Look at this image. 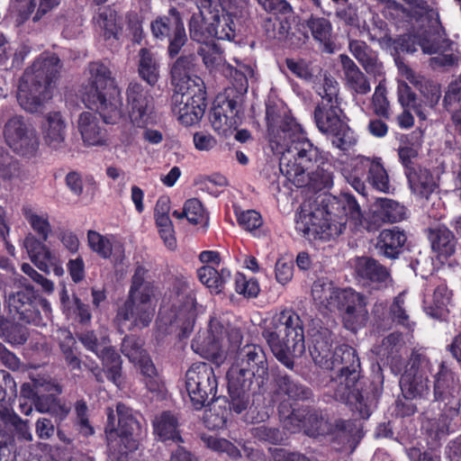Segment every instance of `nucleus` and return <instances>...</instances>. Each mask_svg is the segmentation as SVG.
<instances>
[{"label": "nucleus", "mask_w": 461, "mask_h": 461, "mask_svg": "<svg viewBox=\"0 0 461 461\" xmlns=\"http://www.w3.org/2000/svg\"><path fill=\"white\" fill-rule=\"evenodd\" d=\"M266 120L270 145L282 154L280 171L296 187L304 186L305 172L327 159L326 154L304 136L300 124L285 105L267 104Z\"/></svg>", "instance_id": "obj_1"}, {"label": "nucleus", "mask_w": 461, "mask_h": 461, "mask_svg": "<svg viewBox=\"0 0 461 461\" xmlns=\"http://www.w3.org/2000/svg\"><path fill=\"white\" fill-rule=\"evenodd\" d=\"M361 218L360 205L353 194H325L315 202L311 211L302 208L295 219V230L311 242L328 241L343 232L348 220L357 223Z\"/></svg>", "instance_id": "obj_2"}, {"label": "nucleus", "mask_w": 461, "mask_h": 461, "mask_svg": "<svg viewBox=\"0 0 461 461\" xmlns=\"http://www.w3.org/2000/svg\"><path fill=\"white\" fill-rule=\"evenodd\" d=\"M226 379L229 409L240 414L248 409L251 395H264L268 391L269 366L264 348L257 344L240 348Z\"/></svg>", "instance_id": "obj_3"}, {"label": "nucleus", "mask_w": 461, "mask_h": 461, "mask_svg": "<svg viewBox=\"0 0 461 461\" xmlns=\"http://www.w3.org/2000/svg\"><path fill=\"white\" fill-rule=\"evenodd\" d=\"M322 368L337 370L330 384L334 399L348 405L361 419H368L371 401L361 376V364L357 350L348 344L336 347L328 366Z\"/></svg>", "instance_id": "obj_4"}, {"label": "nucleus", "mask_w": 461, "mask_h": 461, "mask_svg": "<svg viewBox=\"0 0 461 461\" xmlns=\"http://www.w3.org/2000/svg\"><path fill=\"white\" fill-rule=\"evenodd\" d=\"M198 9L188 23L193 41L207 44L215 39H235L243 16V8L236 0H199Z\"/></svg>", "instance_id": "obj_5"}, {"label": "nucleus", "mask_w": 461, "mask_h": 461, "mask_svg": "<svg viewBox=\"0 0 461 461\" xmlns=\"http://www.w3.org/2000/svg\"><path fill=\"white\" fill-rule=\"evenodd\" d=\"M262 337L277 361L288 369L294 368V358L305 352L304 323L292 308L276 312L263 329Z\"/></svg>", "instance_id": "obj_6"}, {"label": "nucleus", "mask_w": 461, "mask_h": 461, "mask_svg": "<svg viewBox=\"0 0 461 461\" xmlns=\"http://www.w3.org/2000/svg\"><path fill=\"white\" fill-rule=\"evenodd\" d=\"M318 94L321 100L317 104L313 113L318 130L330 140L335 148L348 151L357 144V137L349 127L348 119L340 108L338 83L325 77Z\"/></svg>", "instance_id": "obj_7"}, {"label": "nucleus", "mask_w": 461, "mask_h": 461, "mask_svg": "<svg viewBox=\"0 0 461 461\" xmlns=\"http://www.w3.org/2000/svg\"><path fill=\"white\" fill-rule=\"evenodd\" d=\"M89 73L90 77L82 90L85 105L96 111L106 124H117L126 120L120 90L110 68L102 62H92Z\"/></svg>", "instance_id": "obj_8"}, {"label": "nucleus", "mask_w": 461, "mask_h": 461, "mask_svg": "<svg viewBox=\"0 0 461 461\" xmlns=\"http://www.w3.org/2000/svg\"><path fill=\"white\" fill-rule=\"evenodd\" d=\"M222 74L231 86L216 96L210 122L218 134L227 137L241 123L243 95L248 91L249 82L243 71L230 64L223 66Z\"/></svg>", "instance_id": "obj_9"}, {"label": "nucleus", "mask_w": 461, "mask_h": 461, "mask_svg": "<svg viewBox=\"0 0 461 461\" xmlns=\"http://www.w3.org/2000/svg\"><path fill=\"white\" fill-rule=\"evenodd\" d=\"M61 60L52 53L41 55L27 68L23 77L26 85H21L17 101L27 112H39L44 103L52 98L54 84L59 76Z\"/></svg>", "instance_id": "obj_10"}, {"label": "nucleus", "mask_w": 461, "mask_h": 461, "mask_svg": "<svg viewBox=\"0 0 461 461\" xmlns=\"http://www.w3.org/2000/svg\"><path fill=\"white\" fill-rule=\"evenodd\" d=\"M117 418L113 409H107L104 434L108 457L111 461H128L140 444L141 424L140 415L124 403L116 405Z\"/></svg>", "instance_id": "obj_11"}, {"label": "nucleus", "mask_w": 461, "mask_h": 461, "mask_svg": "<svg viewBox=\"0 0 461 461\" xmlns=\"http://www.w3.org/2000/svg\"><path fill=\"white\" fill-rule=\"evenodd\" d=\"M147 273L143 266L136 267L128 296L116 312L114 322L122 331L124 329L141 330L152 321L155 309L151 305V298L155 287L152 282L145 280Z\"/></svg>", "instance_id": "obj_12"}, {"label": "nucleus", "mask_w": 461, "mask_h": 461, "mask_svg": "<svg viewBox=\"0 0 461 461\" xmlns=\"http://www.w3.org/2000/svg\"><path fill=\"white\" fill-rule=\"evenodd\" d=\"M185 384L194 410L200 411L216 401L218 378L211 364L194 363L185 373Z\"/></svg>", "instance_id": "obj_13"}, {"label": "nucleus", "mask_w": 461, "mask_h": 461, "mask_svg": "<svg viewBox=\"0 0 461 461\" xmlns=\"http://www.w3.org/2000/svg\"><path fill=\"white\" fill-rule=\"evenodd\" d=\"M5 306L12 318L38 327L45 325L41 312L50 311L49 302L30 286L10 293L5 296Z\"/></svg>", "instance_id": "obj_14"}, {"label": "nucleus", "mask_w": 461, "mask_h": 461, "mask_svg": "<svg viewBox=\"0 0 461 461\" xmlns=\"http://www.w3.org/2000/svg\"><path fill=\"white\" fill-rule=\"evenodd\" d=\"M347 180L363 196L366 195V183L384 194L390 193L391 189L389 176L380 157L359 156L354 161Z\"/></svg>", "instance_id": "obj_15"}, {"label": "nucleus", "mask_w": 461, "mask_h": 461, "mask_svg": "<svg viewBox=\"0 0 461 461\" xmlns=\"http://www.w3.org/2000/svg\"><path fill=\"white\" fill-rule=\"evenodd\" d=\"M277 411L285 427L291 432L303 429L307 435L318 437L326 434L330 424L324 420L321 410L309 405L296 407L288 401H280Z\"/></svg>", "instance_id": "obj_16"}, {"label": "nucleus", "mask_w": 461, "mask_h": 461, "mask_svg": "<svg viewBox=\"0 0 461 461\" xmlns=\"http://www.w3.org/2000/svg\"><path fill=\"white\" fill-rule=\"evenodd\" d=\"M200 85H192L183 91H176L173 95V113L185 126L198 123L203 118L207 107V93L203 79H196Z\"/></svg>", "instance_id": "obj_17"}, {"label": "nucleus", "mask_w": 461, "mask_h": 461, "mask_svg": "<svg viewBox=\"0 0 461 461\" xmlns=\"http://www.w3.org/2000/svg\"><path fill=\"white\" fill-rule=\"evenodd\" d=\"M153 37L159 41H167V55L175 59L187 41V35L180 12L174 6L167 14L159 15L150 23Z\"/></svg>", "instance_id": "obj_18"}, {"label": "nucleus", "mask_w": 461, "mask_h": 461, "mask_svg": "<svg viewBox=\"0 0 461 461\" xmlns=\"http://www.w3.org/2000/svg\"><path fill=\"white\" fill-rule=\"evenodd\" d=\"M127 117L132 126L146 128L156 123L154 98L140 83L130 82L126 91Z\"/></svg>", "instance_id": "obj_19"}, {"label": "nucleus", "mask_w": 461, "mask_h": 461, "mask_svg": "<svg viewBox=\"0 0 461 461\" xmlns=\"http://www.w3.org/2000/svg\"><path fill=\"white\" fill-rule=\"evenodd\" d=\"M332 308L341 314L344 327L357 332L368 320L366 297L352 288L339 289Z\"/></svg>", "instance_id": "obj_20"}, {"label": "nucleus", "mask_w": 461, "mask_h": 461, "mask_svg": "<svg viewBox=\"0 0 461 461\" xmlns=\"http://www.w3.org/2000/svg\"><path fill=\"white\" fill-rule=\"evenodd\" d=\"M461 384L457 373L447 361H441L438 370L434 375V399L446 402L450 406L452 415H458L461 407L460 402Z\"/></svg>", "instance_id": "obj_21"}, {"label": "nucleus", "mask_w": 461, "mask_h": 461, "mask_svg": "<svg viewBox=\"0 0 461 461\" xmlns=\"http://www.w3.org/2000/svg\"><path fill=\"white\" fill-rule=\"evenodd\" d=\"M4 135L7 144L16 153L23 157H32L39 148L36 131L23 116L15 115L5 123Z\"/></svg>", "instance_id": "obj_22"}, {"label": "nucleus", "mask_w": 461, "mask_h": 461, "mask_svg": "<svg viewBox=\"0 0 461 461\" xmlns=\"http://www.w3.org/2000/svg\"><path fill=\"white\" fill-rule=\"evenodd\" d=\"M309 352L314 363L327 366L333 352L334 333L321 319H312L308 329Z\"/></svg>", "instance_id": "obj_23"}, {"label": "nucleus", "mask_w": 461, "mask_h": 461, "mask_svg": "<svg viewBox=\"0 0 461 461\" xmlns=\"http://www.w3.org/2000/svg\"><path fill=\"white\" fill-rule=\"evenodd\" d=\"M272 393L276 398H283L282 401H288L296 407H301L299 402L313 401L314 396L310 387L284 371L273 374Z\"/></svg>", "instance_id": "obj_24"}, {"label": "nucleus", "mask_w": 461, "mask_h": 461, "mask_svg": "<svg viewBox=\"0 0 461 461\" xmlns=\"http://www.w3.org/2000/svg\"><path fill=\"white\" fill-rule=\"evenodd\" d=\"M356 276L362 286L370 290L385 288L391 280L390 270L370 257H363L357 260Z\"/></svg>", "instance_id": "obj_25"}, {"label": "nucleus", "mask_w": 461, "mask_h": 461, "mask_svg": "<svg viewBox=\"0 0 461 461\" xmlns=\"http://www.w3.org/2000/svg\"><path fill=\"white\" fill-rule=\"evenodd\" d=\"M224 326L218 321H211L206 335L196 336L191 343L192 349L206 359L217 360L221 357Z\"/></svg>", "instance_id": "obj_26"}, {"label": "nucleus", "mask_w": 461, "mask_h": 461, "mask_svg": "<svg viewBox=\"0 0 461 461\" xmlns=\"http://www.w3.org/2000/svg\"><path fill=\"white\" fill-rule=\"evenodd\" d=\"M407 233L399 226L383 229L377 238L375 249L380 257L397 259L406 250Z\"/></svg>", "instance_id": "obj_27"}, {"label": "nucleus", "mask_w": 461, "mask_h": 461, "mask_svg": "<svg viewBox=\"0 0 461 461\" xmlns=\"http://www.w3.org/2000/svg\"><path fill=\"white\" fill-rule=\"evenodd\" d=\"M325 435H328L330 442L337 445L336 448L340 450L346 446L354 448L363 437V432L357 420L338 419L329 424Z\"/></svg>", "instance_id": "obj_28"}, {"label": "nucleus", "mask_w": 461, "mask_h": 461, "mask_svg": "<svg viewBox=\"0 0 461 461\" xmlns=\"http://www.w3.org/2000/svg\"><path fill=\"white\" fill-rule=\"evenodd\" d=\"M417 360L420 365L429 362L426 357L419 356L418 358L413 361L411 369L401 376L400 386L404 398H422L427 396L429 393V379L424 377L418 371L413 372L412 370Z\"/></svg>", "instance_id": "obj_29"}, {"label": "nucleus", "mask_w": 461, "mask_h": 461, "mask_svg": "<svg viewBox=\"0 0 461 461\" xmlns=\"http://www.w3.org/2000/svg\"><path fill=\"white\" fill-rule=\"evenodd\" d=\"M153 431L158 440L166 446L185 443L181 435L177 417L170 411H164L153 421Z\"/></svg>", "instance_id": "obj_30"}, {"label": "nucleus", "mask_w": 461, "mask_h": 461, "mask_svg": "<svg viewBox=\"0 0 461 461\" xmlns=\"http://www.w3.org/2000/svg\"><path fill=\"white\" fill-rule=\"evenodd\" d=\"M195 57L193 54L185 55L182 54L173 63L170 75L172 84L176 87V91H183L187 87H192V85H200L196 79H202L200 77L194 76L191 74L194 72Z\"/></svg>", "instance_id": "obj_31"}, {"label": "nucleus", "mask_w": 461, "mask_h": 461, "mask_svg": "<svg viewBox=\"0 0 461 461\" xmlns=\"http://www.w3.org/2000/svg\"><path fill=\"white\" fill-rule=\"evenodd\" d=\"M404 175L411 192L420 198L428 199L438 187L432 172L424 167L419 166Z\"/></svg>", "instance_id": "obj_32"}, {"label": "nucleus", "mask_w": 461, "mask_h": 461, "mask_svg": "<svg viewBox=\"0 0 461 461\" xmlns=\"http://www.w3.org/2000/svg\"><path fill=\"white\" fill-rule=\"evenodd\" d=\"M78 130L84 143L87 146H102L106 142V131L100 126L96 116L83 112L78 119Z\"/></svg>", "instance_id": "obj_33"}, {"label": "nucleus", "mask_w": 461, "mask_h": 461, "mask_svg": "<svg viewBox=\"0 0 461 461\" xmlns=\"http://www.w3.org/2000/svg\"><path fill=\"white\" fill-rule=\"evenodd\" d=\"M429 239L437 258L444 264L456 251V239L447 227L430 230Z\"/></svg>", "instance_id": "obj_34"}, {"label": "nucleus", "mask_w": 461, "mask_h": 461, "mask_svg": "<svg viewBox=\"0 0 461 461\" xmlns=\"http://www.w3.org/2000/svg\"><path fill=\"white\" fill-rule=\"evenodd\" d=\"M315 170L305 172V185L309 191L318 193L330 190L333 186L334 172L333 166L328 158L321 163L315 165Z\"/></svg>", "instance_id": "obj_35"}, {"label": "nucleus", "mask_w": 461, "mask_h": 461, "mask_svg": "<svg viewBox=\"0 0 461 461\" xmlns=\"http://www.w3.org/2000/svg\"><path fill=\"white\" fill-rule=\"evenodd\" d=\"M24 247L32 262L42 272L49 273L54 264V258L45 241L29 234L24 239Z\"/></svg>", "instance_id": "obj_36"}, {"label": "nucleus", "mask_w": 461, "mask_h": 461, "mask_svg": "<svg viewBox=\"0 0 461 461\" xmlns=\"http://www.w3.org/2000/svg\"><path fill=\"white\" fill-rule=\"evenodd\" d=\"M452 292L445 282L438 284L433 293L431 301H424V311L430 317L445 320L449 312L447 305L450 303Z\"/></svg>", "instance_id": "obj_37"}, {"label": "nucleus", "mask_w": 461, "mask_h": 461, "mask_svg": "<svg viewBox=\"0 0 461 461\" xmlns=\"http://www.w3.org/2000/svg\"><path fill=\"white\" fill-rule=\"evenodd\" d=\"M196 298L193 291H189L182 303L176 314V320L180 329L179 338L186 339L193 332L197 317Z\"/></svg>", "instance_id": "obj_38"}, {"label": "nucleus", "mask_w": 461, "mask_h": 461, "mask_svg": "<svg viewBox=\"0 0 461 461\" xmlns=\"http://www.w3.org/2000/svg\"><path fill=\"white\" fill-rule=\"evenodd\" d=\"M197 276L212 294H219L230 281L231 274L228 268L222 267L218 270L214 267L205 265L198 268Z\"/></svg>", "instance_id": "obj_39"}, {"label": "nucleus", "mask_w": 461, "mask_h": 461, "mask_svg": "<svg viewBox=\"0 0 461 461\" xmlns=\"http://www.w3.org/2000/svg\"><path fill=\"white\" fill-rule=\"evenodd\" d=\"M98 357L102 361L103 372L106 378L120 386L123 382L122 360L120 354L112 347H104Z\"/></svg>", "instance_id": "obj_40"}, {"label": "nucleus", "mask_w": 461, "mask_h": 461, "mask_svg": "<svg viewBox=\"0 0 461 461\" xmlns=\"http://www.w3.org/2000/svg\"><path fill=\"white\" fill-rule=\"evenodd\" d=\"M340 59L345 78L349 87L359 95H366L370 92L369 81L357 64L347 55H341Z\"/></svg>", "instance_id": "obj_41"}, {"label": "nucleus", "mask_w": 461, "mask_h": 461, "mask_svg": "<svg viewBox=\"0 0 461 461\" xmlns=\"http://www.w3.org/2000/svg\"><path fill=\"white\" fill-rule=\"evenodd\" d=\"M66 124L59 112L50 113L46 117L44 140L52 149H59L65 140Z\"/></svg>", "instance_id": "obj_42"}, {"label": "nucleus", "mask_w": 461, "mask_h": 461, "mask_svg": "<svg viewBox=\"0 0 461 461\" xmlns=\"http://www.w3.org/2000/svg\"><path fill=\"white\" fill-rule=\"evenodd\" d=\"M35 409L41 413H50L54 419L66 420L71 409L54 394H39L34 404Z\"/></svg>", "instance_id": "obj_43"}, {"label": "nucleus", "mask_w": 461, "mask_h": 461, "mask_svg": "<svg viewBox=\"0 0 461 461\" xmlns=\"http://www.w3.org/2000/svg\"><path fill=\"white\" fill-rule=\"evenodd\" d=\"M306 26L310 30L312 38L321 43L325 50L329 52L333 50L332 24L330 20L312 15L306 21Z\"/></svg>", "instance_id": "obj_44"}, {"label": "nucleus", "mask_w": 461, "mask_h": 461, "mask_svg": "<svg viewBox=\"0 0 461 461\" xmlns=\"http://www.w3.org/2000/svg\"><path fill=\"white\" fill-rule=\"evenodd\" d=\"M417 34H402L398 36L396 39L388 38L389 41L393 42V48L394 50V61L399 69L405 67L402 58L400 56L401 53L412 54L417 51L418 47L421 48L423 38Z\"/></svg>", "instance_id": "obj_45"}, {"label": "nucleus", "mask_w": 461, "mask_h": 461, "mask_svg": "<svg viewBox=\"0 0 461 461\" xmlns=\"http://www.w3.org/2000/svg\"><path fill=\"white\" fill-rule=\"evenodd\" d=\"M28 329L0 314V338L11 345H23L29 338Z\"/></svg>", "instance_id": "obj_46"}, {"label": "nucleus", "mask_w": 461, "mask_h": 461, "mask_svg": "<svg viewBox=\"0 0 461 461\" xmlns=\"http://www.w3.org/2000/svg\"><path fill=\"white\" fill-rule=\"evenodd\" d=\"M412 139L411 135H402L397 149L399 162L402 166L404 173L420 166L416 160L419 157L420 144L414 143Z\"/></svg>", "instance_id": "obj_47"}, {"label": "nucleus", "mask_w": 461, "mask_h": 461, "mask_svg": "<svg viewBox=\"0 0 461 461\" xmlns=\"http://www.w3.org/2000/svg\"><path fill=\"white\" fill-rule=\"evenodd\" d=\"M134 363L140 369L147 389L152 393L160 392L163 385L162 380L149 355H144Z\"/></svg>", "instance_id": "obj_48"}, {"label": "nucleus", "mask_w": 461, "mask_h": 461, "mask_svg": "<svg viewBox=\"0 0 461 461\" xmlns=\"http://www.w3.org/2000/svg\"><path fill=\"white\" fill-rule=\"evenodd\" d=\"M75 416L72 420L73 427L79 436L88 438L95 432L89 418V410L84 399L77 400L74 403Z\"/></svg>", "instance_id": "obj_49"}, {"label": "nucleus", "mask_w": 461, "mask_h": 461, "mask_svg": "<svg viewBox=\"0 0 461 461\" xmlns=\"http://www.w3.org/2000/svg\"><path fill=\"white\" fill-rule=\"evenodd\" d=\"M138 71L140 77L149 85L154 86L159 77V66L152 52L146 49H140Z\"/></svg>", "instance_id": "obj_50"}, {"label": "nucleus", "mask_w": 461, "mask_h": 461, "mask_svg": "<svg viewBox=\"0 0 461 461\" xmlns=\"http://www.w3.org/2000/svg\"><path fill=\"white\" fill-rule=\"evenodd\" d=\"M376 215L384 222H398L405 217V207L393 199L383 198L379 200Z\"/></svg>", "instance_id": "obj_51"}, {"label": "nucleus", "mask_w": 461, "mask_h": 461, "mask_svg": "<svg viewBox=\"0 0 461 461\" xmlns=\"http://www.w3.org/2000/svg\"><path fill=\"white\" fill-rule=\"evenodd\" d=\"M339 288H336L331 283L314 282L312 287V296L316 303L327 309H332L335 296Z\"/></svg>", "instance_id": "obj_52"}, {"label": "nucleus", "mask_w": 461, "mask_h": 461, "mask_svg": "<svg viewBox=\"0 0 461 461\" xmlns=\"http://www.w3.org/2000/svg\"><path fill=\"white\" fill-rule=\"evenodd\" d=\"M23 214L27 220L32 229L38 234L39 238L47 241L50 233L51 232V226L49 221L47 213L39 215L31 208H23Z\"/></svg>", "instance_id": "obj_53"}, {"label": "nucleus", "mask_w": 461, "mask_h": 461, "mask_svg": "<svg viewBox=\"0 0 461 461\" xmlns=\"http://www.w3.org/2000/svg\"><path fill=\"white\" fill-rule=\"evenodd\" d=\"M288 70L296 77L312 81L315 76L312 61L304 58H286L285 60Z\"/></svg>", "instance_id": "obj_54"}, {"label": "nucleus", "mask_w": 461, "mask_h": 461, "mask_svg": "<svg viewBox=\"0 0 461 461\" xmlns=\"http://www.w3.org/2000/svg\"><path fill=\"white\" fill-rule=\"evenodd\" d=\"M235 215L238 224L245 230L249 231L254 236H260V228L263 225L261 214L256 210H246L238 212L235 210Z\"/></svg>", "instance_id": "obj_55"}, {"label": "nucleus", "mask_w": 461, "mask_h": 461, "mask_svg": "<svg viewBox=\"0 0 461 461\" xmlns=\"http://www.w3.org/2000/svg\"><path fill=\"white\" fill-rule=\"evenodd\" d=\"M0 421L6 427H13L23 439L27 441L32 440V435L29 431L27 422L23 421L13 410L9 408H0Z\"/></svg>", "instance_id": "obj_56"}, {"label": "nucleus", "mask_w": 461, "mask_h": 461, "mask_svg": "<svg viewBox=\"0 0 461 461\" xmlns=\"http://www.w3.org/2000/svg\"><path fill=\"white\" fill-rule=\"evenodd\" d=\"M86 236L88 247L93 252L104 259L111 258L113 243L106 236L94 230H89Z\"/></svg>", "instance_id": "obj_57"}, {"label": "nucleus", "mask_w": 461, "mask_h": 461, "mask_svg": "<svg viewBox=\"0 0 461 461\" xmlns=\"http://www.w3.org/2000/svg\"><path fill=\"white\" fill-rule=\"evenodd\" d=\"M457 415H452L450 412V406L445 403L443 412L438 418L429 421V430L430 436L435 438H440L443 436L447 435L451 431V422L454 417Z\"/></svg>", "instance_id": "obj_58"}, {"label": "nucleus", "mask_w": 461, "mask_h": 461, "mask_svg": "<svg viewBox=\"0 0 461 461\" xmlns=\"http://www.w3.org/2000/svg\"><path fill=\"white\" fill-rule=\"evenodd\" d=\"M77 342L71 333L59 342V348L66 364L71 370H81L82 361L77 353Z\"/></svg>", "instance_id": "obj_59"}, {"label": "nucleus", "mask_w": 461, "mask_h": 461, "mask_svg": "<svg viewBox=\"0 0 461 461\" xmlns=\"http://www.w3.org/2000/svg\"><path fill=\"white\" fill-rule=\"evenodd\" d=\"M186 220L193 225L203 223L208 225L209 215L202 202L197 198L187 199L185 203Z\"/></svg>", "instance_id": "obj_60"}, {"label": "nucleus", "mask_w": 461, "mask_h": 461, "mask_svg": "<svg viewBox=\"0 0 461 461\" xmlns=\"http://www.w3.org/2000/svg\"><path fill=\"white\" fill-rule=\"evenodd\" d=\"M454 41L448 38H443L439 34L432 37H424L421 50L425 54L445 53L452 51Z\"/></svg>", "instance_id": "obj_61"}, {"label": "nucleus", "mask_w": 461, "mask_h": 461, "mask_svg": "<svg viewBox=\"0 0 461 461\" xmlns=\"http://www.w3.org/2000/svg\"><path fill=\"white\" fill-rule=\"evenodd\" d=\"M372 106L375 115L385 120L390 119V104L386 96V87L383 83H379L372 96Z\"/></svg>", "instance_id": "obj_62"}, {"label": "nucleus", "mask_w": 461, "mask_h": 461, "mask_svg": "<svg viewBox=\"0 0 461 461\" xmlns=\"http://www.w3.org/2000/svg\"><path fill=\"white\" fill-rule=\"evenodd\" d=\"M122 353L132 363L148 353L143 348L140 338L135 336H125L121 346Z\"/></svg>", "instance_id": "obj_63"}, {"label": "nucleus", "mask_w": 461, "mask_h": 461, "mask_svg": "<svg viewBox=\"0 0 461 461\" xmlns=\"http://www.w3.org/2000/svg\"><path fill=\"white\" fill-rule=\"evenodd\" d=\"M207 447L220 454H226L228 456L237 459L241 456L240 450L230 440L210 436L206 439Z\"/></svg>", "instance_id": "obj_64"}]
</instances>
